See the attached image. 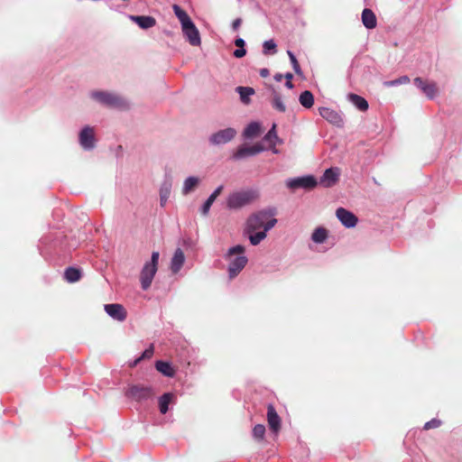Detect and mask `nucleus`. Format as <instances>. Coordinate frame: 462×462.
Returning a JSON list of instances; mask_svg holds the SVG:
<instances>
[{
    "label": "nucleus",
    "mask_w": 462,
    "mask_h": 462,
    "mask_svg": "<svg viewBox=\"0 0 462 462\" xmlns=\"http://www.w3.org/2000/svg\"><path fill=\"white\" fill-rule=\"evenodd\" d=\"M283 78H285L286 80H291L293 78V75L291 72H287L285 75H283Z\"/></svg>",
    "instance_id": "47"
},
{
    "label": "nucleus",
    "mask_w": 462,
    "mask_h": 462,
    "mask_svg": "<svg viewBox=\"0 0 462 462\" xmlns=\"http://www.w3.org/2000/svg\"><path fill=\"white\" fill-rule=\"evenodd\" d=\"M273 79L276 80V81H281L282 79H283V75L281 74V73H276L274 76H273Z\"/></svg>",
    "instance_id": "46"
},
{
    "label": "nucleus",
    "mask_w": 462,
    "mask_h": 462,
    "mask_svg": "<svg viewBox=\"0 0 462 462\" xmlns=\"http://www.w3.org/2000/svg\"><path fill=\"white\" fill-rule=\"evenodd\" d=\"M265 148L260 144L256 143L252 146L241 145L237 148L236 152L233 154L234 160H242L250 156H254L262 152H263Z\"/></svg>",
    "instance_id": "12"
},
{
    "label": "nucleus",
    "mask_w": 462,
    "mask_h": 462,
    "mask_svg": "<svg viewBox=\"0 0 462 462\" xmlns=\"http://www.w3.org/2000/svg\"><path fill=\"white\" fill-rule=\"evenodd\" d=\"M199 178L194 176L188 177L183 182L182 194H189L199 184Z\"/></svg>",
    "instance_id": "34"
},
{
    "label": "nucleus",
    "mask_w": 462,
    "mask_h": 462,
    "mask_svg": "<svg viewBox=\"0 0 462 462\" xmlns=\"http://www.w3.org/2000/svg\"><path fill=\"white\" fill-rule=\"evenodd\" d=\"M155 368L167 377H173L175 372L169 362L159 360L155 363Z\"/></svg>",
    "instance_id": "27"
},
{
    "label": "nucleus",
    "mask_w": 462,
    "mask_h": 462,
    "mask_svg": "<svg viewBox=\"0 0 462 462\" xmlns=\"http://www.w3.org/2000/svg\"><path fill=\"white\" fill-rule=\"evenodd\" d=\"M224 189L223 185L218 186L206 199V201L203 203V205L200 208V212L203 216H208L210 208L214 201L217 199V198L220 195Z\"/></svg>",
    "instance_id": "21"
},
{
    "label": "nucleus",
    "mask_w": 462,
    "mask_h": 462,
    "mask_svg": "<svg viewBox=\"0 0 462 462\" xmlns=\"http://www.w3.org/2000/svg\"><path fill=\"white\" fill-rule=\"evenodd\" d=\"M261 125L258 122H252L245 128L243 135L246 139H252L260 134Z\"/></svg>",
    "instance_id": "26"
},
{
    "label": "nucleus",
    "mask_w": 462,
    "mask_h": 462,
    "mask_svg": "<svg viewBox=\"0 0 462 462\" xmlns=\"http://www.w3.org/2000/svg\"><path fill=\"white\" fill-rule=\"evenodd\" d=\"M245 248L242 245H236L228 248L224 255L226 261H229L227 273L229 279L236 278L248 263L247 257L245 255Z\"/></svg>",
    "instance_id": "1"
},
{
    "label": "nucleus",
    "mask_w": 462,
    "mask_h": 462,
    "mask_svg": "<svg viewBox=\"0 0 462 462\" xmlns=\"http://www.w3.org/2000/svg\"><path fill=\"white\" fill-rule=\"evenodd\" d=\"M413 83L428 98L433 99L437 97L438 88L435 82L418 77L413 79Z\"/></svg>",
    "instance_id": "11"
},
{
    "label": "nucleus",
    "mask_w": 462,
    "mask_h": 462,
    "mask_svg": "<svg viewBox=\"0 0 462 462\" xmlns=\"http://www.w3.org/2000/svg\"><path fill=\"white\" fill-rule=\"evenodd\" d=\"M319 116L327 120L329 124L337 126V127H342L344 125V120L342 115L327 106H322L319 108Z\"/></svg>",
    "instance_id": "10"
},
{
    "label": "nucleus",
    "mask_w": 462,
    "mask_h": 462,
    "mask_svg": "<svg viewBox=\"0 0 462 462\" xmlns=\"http://www.w3.org/2000/svg\"><path fill=\"white\" fill-rule=\"evenodd\" d=\"M104 309L106 314L115 320L122 322L126 319V310L121 304H106Z\"/></svg>",
    "instance_id": "15"
},
{
    "label": "nucleus",
    "mask_w": 462,
    "mask_h": 462,
    "mask_svg": "<svg viewBox=\"0 0 462 462\" xmlns=\"http://www.w3.org/2000/svg\"><path fill=\"white\" fill-rule=\"evenodd\" d=\"M179 36L180 39L189 42L192 46L200 45L199 31H180Z\"/></svg>",
    "instance_id": "23"
},
{
    "label": "nucleus",
    "mask_w": 462,
    "mask_h": 462,
    "mask_svg": "<svg viewBox=\"0 0 462 462\" xmlns=\"http://www.w3.org/2000/svg\"><path fill=\"white\" fill-rule=\"evenodd\" d=\"M273 91V100H272V106L273 107L281 112L283 113L286 111V106L282 101V96L280 93H278L275 89H272Z\"/></svg>",
    "instance_id": "30"
},
{
    "label": "nucleus",
    "mask_w": 462,
    "mask_h": 462,
    "mask_svg": "<svg viewBox=\"0 0 462 462\" xmlns=\"http://www.w3.org/2000/svg\"><path fill=\"white\" fill-rule=\"evenodd\" d=\"M270 149L274 154L279 153V150L275 148V143H273V144L270 145Z\"/></svg>",
    "instance_id": "45"
},
{
    "label": "nucleus",
    "mask_w": 462,
    "mask_h": 462,
    "mask_svg": "<svg viewBox=\"0 0 462 462\" xmlns=\"http://www.w3.org/2000/svg\"><path fill=\"white\" fill-rule=\"evenodd\" d=\"M328 238V231L326 228L317 227L311 235V240L316 244H322Z\"/></svg>",
    "instance_id": "31"
},
{
    "label": "nucleus",
    "mask_w": 462,
    "mask_h": 462,
    "mask_svg": "<svg viewBox=\"0 0 462 462\" xmlns=\"http://www.w3.org/2000/svg\"><path fill=\"white\" fill-rule=\"evenodd\" d=\"M160 254L152 252L151 259L144 263L140 273L141 287L143 291H147L152 282V280L158 270Z\"/></svg>",
    "instance_id": "4"
},
{
    "label": "nucleus",
    "mask_w": 462,
    "mask_h": 462,
    "mask_svg": "<svg viewBox=\"0 0 462 462\" xmlns=\"http://www.w3.org/2000/svg\"><path fill=\"white\" fill-rule=\"evenodd\" d=\"M171 180L170 178H166L161 187H160V204L162 207H164L170 198L171 191Z\"/></svg>",
    "instance_id": "22"
},
{
    "label": "nucleus",
    "mask_w": 462,
    "mask_h": 462,
    "mask_svg": "<svg viewBox=\"0 0 462 462\" xmlns=\"http://www.w3.org/2000/svg\"><path fill=\"white\" fill-rule=\"evenodd\" d=\"M285 87L291 89L293 88V84H292L291 80H286Z\"/></svg>",
    "instance_id": "48"
},
{
    "label": "nucleus",
    "mask_w": 462,
    "mask_h": 462,
    "mask_svg": "<svg viewBox=\"0 0 462 462\" xmlns=\"http://www.w3.org/2000/svg\"><path fill=\"white\" fill-rule=\"evenodd\" d=\"M277 224V219L271 220L268 225L263 230H257L255 232H245L244 234L248 236L250 244L252 245H259L263 239L266 238L267 233Z\"/></svg>",
    "instance_id": "13"
},
{
    "label": "nucleus",
    "mask_w": 462,
    "mask_h": 462,
    "mask_svg": "<svg viewBox=\"0 0 462 462\" xmlns=\"http://www.w3.org/2000/svg\"><path fill=\"white\" fill-rule=\"evenodd\" d=\"M89 97L97 104L120 110L130 108V103L120 95L106 90H93L89 93Z\"/></svg>",
    "instance_id": "2"
},
{
    "label": "nucleus",
    "mask_w": 462,
    "mask_h": 462,
    "mask_svg": "<svg viewBox=\"0 0 462 462\" xmlns=\"http://www.w3.org/2000/svg\"><path fill=\"white\" fill-rule=\"evenodd\" d=\"M125 394L127 398L141 402L152 399L154 390L150 385L134 384L129 386Z\"/></svg>",
    "instance_id": "6"
},
{
    "label": "nucleus",
    "mask_w": 462,
    "mask_h": 462,
    "mask_svg": "<svg viewBox=\"0 0 462 462\" xmlns=\"http://www.w3.org/2000/svg\"><path fill=\"white\" fill-rule=\"evenodd\" d=\"M185 262V255L180 248H177L171 260V271L173 274L178 273Z\"/></svg>",
    "instance_id": "20"
},
{
    "label": "nucleus",
    "mask_w": 462,
    "mask_h": 462,
    "mask_svg": "<svg viewBox=\"0 0 462 462\" xmlns=\"http://www.w3.org/2000/svg\"><path fill=\"white\" fill-rule=\"evenodd\" d=\"M236 91L239 94L240 99L243 103H249V97L254 94V89L251 87H237Z\"/></svg>",
    "instance_id": "32"
},
{
    "label": "nucleus",
    "mask_w": 462,
    "mask_h": 462,
    "mask_svg": "<svg viewBox=\"0 0 462 462\" xmlns=\"http://www.w3.org/2000/svg\"><path fill=\"white\" fill-rule=\"evenodd\" d=\"M410 82V78L406 75L401 76L398 79H395L393 80L384 81L383 85L385 87H396L402 84H407Z\"/></svg>",
    "instance_id": "38"
},
{
    "label": "nucleus",
    "mask_w": 462,
    "mask_h": 462,
    "mask_svg": "<svg viewBox=\"0 0 462 462\" xmlns=\"http://www.w3.org/2000/svg\"><path fill=\"white\" fill-rule=\"evenodd\" d=\"M141 29H150L156 25V20L150 15H128Z\"/></svg>",
    "instance_id": "19"
},
{
    "label": "nucleus",
    "mask_w": 462,
    "mask_h": 462,
    "mask_svg": "<svg viewBox=\"0 0 462 462\" xmlns=\"http://www.w3.org/2000/svg\"><path fill=\"white\" fill-rule=\"evenodd\" d=\"M277 52V45L273 40H268L263 43V53L264 55H273Z\"/></svg>",
    "instance_id": "36"
},
{
    "label": "nucleus",
    "mask_w": 462,
    "mask_h": 462,
    "mask_svg": "<svg viewBox=\"0 0 462 462\" xmlns=\"http://www.w3.org/2000/svg\"><path fill=\"white\" fill-rule=\"evenodd\" d=\"M440 425H441V421L439 420L432 419L424 424L423 429L428 430L439 428Z\"/></svg>",
    "instance_id": "41"
},
{
    "label": "nucleus",
    "mask_w": 462,
    "mask_h": 462,
    "mask_svg": "<svg viewBox=\"0 0 462 462\" xmlns=\"http://www.w3.org/2000/svg\"><path fill=\"white\" fill-rule=\"evenodd\" d=\"M257 198V192L253 189L236 191L226 199V208L230 210L240 209Z\"/></svg>",
    "instance_id": "5"
},
{
    "label": "nucleus",
    "mask_w": 462,
    "mask_h": 462,
    "mask_svg": "<svg viewBox=\"0 0 462 462\" xmlns=\"http://www.w3.org/2000/svg\"><path fill=\"white\" fill-rule=\"evenodd\" d=\"M287 54L290 58L291 63L292 65L293 70L297 75H302L301 69L300 67V64L294 55V53L291 51H287Z\"/></svg>",
    "instance_id": "40"
},
{
    "label": "nucleus",
    "mask_w": 462,
    "mask_h": 462,
    "mask_svg": "<svg viewBox=\"0 0 462 462\" xmlns=\"http://www.w3.org/2000/svg\"><path fill=\"white\" fill-rule=\"evenodd\" d=\"M237 132L233 127H227L212 134L208 137L211 145L219 146L231 142L236 135Z\"/></svg>",
    "instance_id": "8"
},
{
    "label": "nucleus",
    "mask_w": 462,
    "mask_h": 462,
    "mask_svg": "<svg viewBox=\"0 0 462 462\" xmlns=\"http://www.w3.org/2000/svg\"><path fill=\"white\" fill-rule=\"evenodd\" d=\"M242 24V19L240 17H237L236 18L233 22H232V29H238Z\"/></svg>",
    "instance_id": "43"
},
{
    "label": "nucleus",
    "mask_w": 462,
    "mask_h": 462,
    "mask_svg": "<svg viewBox=\"0 0 462 462\" xmlns=\"http://www.w3.org/2000/svg\"><path fill=\"white\" fill-rule=\"evenodd\" d=\"M167 32V35L170 36L172 32V31H165Z\"/></svg>",
    "instance_id": "49"
},
{
    "label": "nucleus",
    "mask_w": 462,
    "mask_h": 462,
    "mask_svg": "<svg viewBox=\"0 0 462 462\" xmlns=\"http://www.w3.org/2000/svg\"><path fill=\"white\" fill-rule=\"evenodd\" d=\"M299 101L305 108H310L314 104L313 94L309 90H305L300 95Z\"/></svg>",
    "instance_id": "33"
},
{
    "label": "nucleus",
    "mask_w": 462,
    "mask_h": 462,
    "mask_svg": "<svg viewBox=\"0 0 462 462\" xmlns=\"http://www.w3.org/2000/svg\"><path fill=\"white\" fill-rule=\"evenodd\" d=\"M275 214L276 208H264L252 214L246 219L245 232L252 233L264 229L271 220L276 219L274 217Z\"/></svg>",
    "instance_id": "3"
},
{
    "label": "nucleus",
    "mask_w": 462,
    "mask_h": 462,
    "mask_svg": "<svg viewBox=\"0 0 462 462\" xmlns=\"http://www.w3.org/2000/svg\"><path fill=\"white\" fill-rule=\"evenodd\" d=\"M267 420L271 430L275 434L278 433L281 428V419L272 404L268 405Z\"/></svg>",
    "instance_id": "18"
},
{
    "label": "nucleus",
    "mask_w": 462,
    "mask_h": 462,
    "mask_svg": "<svg viewBox=\"0 0 462 462\" xmlns=\"http://www.w3.org/2000/svg\"><path fill=\"white\" fill-rule=\"evenodd\" d=\"M235 44L237 47V49L234 51L233 55L237 59L245 57L246 54V50L245 48V40L238 37L235 40Z\"/></svg>",
    "instance_id": "35"
},
{
    "label": "nucleus",
    "mask_w": 462,
    "mask_h": 462,
    "mask_svg": "<svg viewBox=\"0 0 462 462\" xmlns=\"http://www.w3.org/2000/svg\"><path fill=\"white\" fill-rule=\"evenodd\" d=\"M259 74L262 78H266L269 76L270 72L268 69L263 68L260 69Z\"/></svg>",
    "instance_id": "44"
},
{
    "label": "nucleus",
    "mask_w": 462,
    "mask_h": 462,
    "mask_svg": "<svg viewBox=\"0 0 462 462\" xmlns=\"http://www.w3.org/2000/svg\"><path fill=\"white\" fill-rule=\"evenodd\" d=\"M362 22L366 29H374L376 26V16L374 13L371 9H364L362 13Z\"/></svg>",
    "instance_id": "24"
},
{
    "label": "nucleus",
    "mask_w": 462,
    "mask_h": 462,
    "mask_svg": "<svg viewBox=\"0 0 462 462\" xmlns=\"http://www.w3.org/2000/svg\"><path fill=\"white\" fill-rule=\"evenodd\" d=\"M347 100L360 111H366L369 107L368 102L359 95L350 93L347 95Z\"/></svg>",
    "instance_id": "25"
},
{
    "label": "nucleus",
    "mask_w": 462,
    "mask_h": 462,
    "mask_svg": "<svg viewBox=\"0 0 462 462\" xmlns=\"http://www.w3.org/2000/svg\"><path fill=\"white\" fill-rule=\"evenodd\" d=\"M64 278L69 283L76 282L81 278V271L76 267H68L64 272Z\"/></svg>",
    "instance_id": "28"
},
{
    "label": "nucleus",
    "mask_w": 462,
    "mask_h": 462,
    "mask_svg": "<svg viewBox=\"0 0 462 462\" xmlns=\"http://www.w3.org/2000/svg\"><path fill=\"white\" fill-rule=\"evenodd\" d=\"M318 185L316 178L312 175H304L297 178L288 179L286 186L291 190L298 189H312Z\"/></svg>",
    "instance_id": "7"
},
{
    "label": "nucleus",
    "mask_w": 462,
    "mask_h": 462,
    "mask_svg": "<svg viewBox=\"0 0 462 462\" xmlns=\"http://www.w3.org/2000/svg\"><path fill=\"white\" fill-rule=\"evenodd\" d=\"M275 127H276V125H273L272 126V128L267 132V134L263 137V140L266 142H269L271 144H273V143H276L277 142L282 143V141L279 139V137L276 134Z\"/></svg>",
    "instance_id": "37"
},
{
    "label": "nucleus",
    "mask_w": 462,
    "mask_h": 462,
    "mask_svg": "<svg viewBox=\"0 0 462 462\" xmlns=\"http://www.w3.org/2000/svg\"><path fill=\"white\" fill-rule=\"evenodd\" d=\"M174 398L171 393H165L159 398V409L162 414L167 413L169 411V404Z\"/></svg>",
    "instance_id": "29"
},
{
    "label": "nucleus",
    "mask_w": 462,
    "mask_h": 462,
    "mask_svg": "<svg viewBox=\"0 0 462 462\" xmlns=\"http://www.w3.org/2000/svg\"><path fill=\"white\" fill-rule=\"evenodd\" d=\"M79 143L85 151H92L95 149L97 139L94 127L90 125L84 126L79 134Z\"/></svg>",
    "instance_id": "9"
},
{
    "label": "nucleus",
    "mask_w": 462,
    "mask_h": 462,
    "mask_svg": "<svg viewBox=\"0 0 462 462\" xmlns=\"http://www.w3.org/2000/svg\"><path fill=\"white\" fill-rule=\"evenodd\" d=\"M152 355H153V346L151 345L148 348H146L143 351L142 356L134 362V365L137 364V362H139L141 359L152 357Z\"/></svg>",
    "instance_id": "42"
},
{
    "label": "nucleus",
    "mask_w": 462,
    "mask_h": 462,
    "mask_svg": "<svg viewBox=\"0 0 462 462\" xmlns=\"http://www.w3.org/2000/svg\"><path fill=\"white\" fill-rule=\"evenodd\" d=\"M173 11L181 24V29H197L188 14L180 6L174 5Z\"/></svg>",
    "instance_id": "17"
},
{
    "label": "nucleus",
    "mask_w": 462,
    "mask_h": 462,
    "mask_svg": "<svg viewBox=\"0 0 462 462\" xmlns=\"http://www.w3.org/2000/svg\"><path fill=\"white\" fill-rule=\"evenodd\" d=\"M339 174L338 168L327 169L320 177L319 183L325 188H330L337 183Z\"/></svg>",
    "instance_id": "16"
},
{
    "label": "nucleus",
    "mask_w": 462,
    "mask_h": 462,
    "mask_svg": "<svg viewBox=\"0 0 462 462\" xmlns=\"http://www.w3.org/2000/svg\"><path fill=\"white\" fill-rule=\"evenodd\" d=\"M265 434V427L263 424H256L253 429V437L261 441L263 439Z\"/></svg>",
    "instance_id": "39"
},
{
    "label": "nucleus",
    "mask_w": 462,
    "mask_h": 462,
    "mask_svg": "<svg viewBox=\"0 0 462 462\" xmlns=\"http://www.w3.org/2000/svg\"><path fill=\"white\" fill-rule=\"evenodd\" d=\"M336 216L340 223L346 228H353L357 224V217L351 211L339 208L336 211Z\"/></svg>",
    "instance_id": "14"
}]
</instances>
